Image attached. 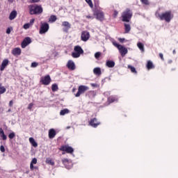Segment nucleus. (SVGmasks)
<instances>
[{"label": "nucleus", "mask_w": 178, "mask_h": 178, "mask_svg": "<svg viewBox=\"0 0 178 178\" xmlns=\"http://www.w3.org/2000/svg\"><path fill=\"white\" fill-rule=\"evenodd\" d=\"M15 137H16V134H15V132H12L8 135V138H10V140H13Z\"/></svg>", "instance_id": "obj_35"}, {"label": "nucleus", "mask_w": 178, "mask_h": 178, "mask_svg": "<svg viewBox=\"0 0 178 178\" xmlns=\"http://www.w3.org/2000/svg\"><path fill=\"white\" fill-rule=\"evenodd\" d=\"M90 88L88 86L81 85L78 88V92L74 95L76 98H79L82 94H84L86 91H88Z\"/></svg>", "instance_id": "obj_6"}, {"label": "nucleus", "mask_w": 178, "mask_h": 178, "mask_svg": "<svg viewBox=\"0 0 178 178\" xmlns=\"http://www.w3.org/2000/svg\"><path fill=\"white\" fill-rule=\"evenodd\" d=\"M46 163H47V165H51V166H54L55 165V161L51 158H47L46 159Z\"/></svg>", "instance_id": "obj_27"}, {"label": "nucleus", "mask_w": 178, "mask_h": 178, "mask_svg": "<svg viewBox=\"0 0 178 178\" xmlns=\"http://www.w3.org/2000/svg\"><path fill=\"white\" fill-rule=\"evenodd\" d=\"M86 19H90V20L94 19V16L92 15H86Z\"/></svg>", "instance_id": "obj_44"}, {"label": "nucleus", "mask_w": 178, "mask_h": 178, "mask_svg": "<svg viewBox=\"0 0 178 178\" xmlns=\"http://www.w3.org/2000/svg\"><path fill=\"white\" fill-rule=\"evenodd\" d=\"M137 47L138 48L140 49V51H141V52H144L145 51V49H144V44H143L142 42H138L137 43Z\"/></svg>", "instance_id": "obj_28"}, {"label": "nucleus", "mask_w": 178, "mask_h": 178, "mask_svg": "<svg viewBox=\"0 0 178 178\" xmlns=\"http://www.w3.org/2000/svg\"><path fill=\"white\" fill-rule=\"evenodd\" d=\"M55 136H56V131L54 129H51L49 130V138L52 139L55 138Z\"/></svg>", "instance_id": "obj_18"}, {"label": "nucleus", "mask_w": 178, "mask_h": 178, "mask_svg": "<svg viewBox=\"0 0 178 178\" xmlns=\"http://www.w3.org/2000/svg\"><path fill=\"white\" fill-rule=\"evenodd\" d=\"M48 30H49V24L44 22L41 24L39 33L40 34H45V33L48 32Z\"/></svg>", "instance_id": "obj_10"}, {"label": "nucleus", "mask_w": 178, "mask_h": 178, "mask_svg": "<svg viewBox=\"0 0 178 178\" xmlns=\"http://www.w3.org/2000/svg\"><path fill=\"white\" fill-rule=\"evenodd\" d=\"M33 106H34V104L30 103L28 106V109H29V111H31V109H33Z\"/></svg>", "instance_id": "obj_41"}, {"label": "nucleus", "mask_w": 178, "mask_h": 178, "mask_svg": "<svg viewBox=\"0 0 178 178\" xmlns=\"http://www.w3.org/2000/svg\"><path fill=\"white\" fill-rule=\"evenodd\" d=\"M89 94H94V91H90L88 92Z\"/></svg>", "instance_id": "obj_53"}, {"label": "nucleus", "mask_w": 178, "mask_h": 178, "mask_svg": "<svg viewBox=\"0 0 178 178\" xmlns=\"http://www.w3.org/2000/svg\"><path fill=\"white\" fill-rule=\"evenodd\" d=\"M124 30L126 33H130V30H131V26H130V24H124Z\"/></svg>", "instance_id": "obj_29"}, {"label": "nucleus", "mask_w": 178, "mask_h": 178, "mask_svg": "<svg viewBox=\"0 0 178 178\" xmlns=\"http://www.w3.org/2000/svg\"><path fill=\"white\" fill-rule=\"evenodd\" d=\"M10 111H11V110H10V109H8V112H10Z\"/></svg>", "instance_id": "obj_56"}, {"label": "nucleus", "mask_w": 178, "mask_h": 178, "mask_svg": "<svg viewBox=\"0 0 178 178\" xmlns=\"http://www.w3.org/2000/svg\"><path fill=\"white\" fill-rule=\"evenodd\" d=\"M56 15H51L49 18V22L54 23V22H56Z\"/></svg>", "instance_id": "obj_34"}, {"label": "nucleus", "mask_w": 178, "mask_h": 178, "mask_svg": "<svg viewBox=\"0 0 178 178\" xmlns=\"http://www.w3.org/2000/svg\"><path fill=\"white\" fill-rule=\"evenodd\" d=\"M37 2H40V0H31V3H35Z\"/></svg>", "instance_id": "obj_48"}, {"label": "nucleus", "mask_w": 178, "mask_h": 178, "mask_svg": "<svg viewBox=\"0 0 178 178\" xmlns=\"http://www.w3.org/2000/svg\"><path fill=\"white\" fill-rule=\"evenodd\" d=\"M52 80L51 79V76L46 75L41 78L40 83L43 84V86H49L51 84V81Z\"/></svg>", "instance_id": "obj_9"}, {"label": "nucleus", "mask_w": 178, "mask_h": 178, "mask_svg": "<svg viewBox=\"0 0 178 178\" xmlns=\"http://www.w3.org/2000/svg\"><path fill=\"white\" fill-rule=\"evenodd\" d=\"M85 1H86V2L88 3L90 8H92L94 6V5L92 4V1L91 0H85Z\"/></svg>", "instance_id": "obj_37"}, {"label": "nucleus", "mask_w": 178, "mask_h": 178, "mask_svg": "<svg viewBox=\"0 0 178 178\" xmlns=\"http://www.w3.org/2000/svg\"><path fill=\"white\" fill-rule=\"evenodd\" d=\"M93 15L99 22H104L105 20V13L101 10H95Z\"/></svg>", "instance_id": "obj_5"}, {"label": "nucleus", "mask_w": 178, "mask_h": 178, "mask_svg": "<svg viewBox=\"0 0 178 178\" xmlns=\"http://www.w3.org/2000/svg\"><path fill=\"white\" fill-rule=\"evenodd\" d=\"M35 22V19H31V20H30V22H29V24L31 25V26H33V24H34V22Z\"/></svg>", "instance_id": "obj_43"}, {"label": "nucleus", "mask_w": 178, "mask_h": 178, "mask_svg": "<svg viewBox=\"0 0 178 178\" xmlns=\"http://www.w3.org/2000/svg\"><path fill=\"white\" fill-rule=\"evenodd\" d=\"M13 1L14 0H8V2H9L10 3H13Z\"/></svg>", "instance_id": "obj_52"}, {"label": "nucleus", "mask_w": 178, "mask_h": 178, "mask_svg": "<svg viewBox=\"0 0 178 178\" xmlns=\"http://www.w3.org/2000/svg\"><path fill=\"white\" fill-rule=\"evenodd\" d=\"M156 17H159L160 20H165L166 23H170V20L173 19V14H172V11H166L163 13H156Z\"/></svg>", "instance_id": "obj_1"}, {"label": "nucleus", "mask_w": 178, "mask_h": 178, "mask_svg": "<svg viewBox=\"0 0 178 178\" xmlns=\"http://www.w3.org/2000/svg\"><path fill=\"white\" fill-rule=\"evenodd\" d=\"M8 65H9V60H8V58H6L1 63V65L0 67L1 72H3V70H5V68L6 67V66H8Z\"/></svg>", "instance_id": "obj_16"}, {"label": "nucleus", "mask_w": 178, "mask_h": 178, "mask_svg": "<svg viewBox=\"0 0 178 178\" xmlns=\"http://www.w3.org/2000/svg\"><path fill=\"white\" fill-rule=\"evenodd\" d=\"M12 28H8L7 29H6V34H10V31H12Z\"/></svg>", "instance_id": "obj_45"}, {"label": "nucleus", "mask_w": 178, "mask_h": 178, "mask_svg": "<svg viewBox=\"0 0 178 178\" xmlns=\"http://www.w3.org/2000/svg\"><path fill=\"white\" fill-rule=\"evenodd\" d=\"M74 52L72 53V58H80L83 54H84V50L79 45L74 46Z\"/></svg>", "instance_id": "obj_4"}, {"label": "nucleus", "mask_w": 178, "mask_h": 178, "mask_svg": "<svg viewBox=\"0 0 178 178\" xmlns=\"http://www.w3.org/2000/svg\"><path fill=\"white\" fill-rule=\"evenodd\" d=\"M37 66H38V63L37 62H33L31 63V67H37Z\"/></svg>", "instance_id": "obj_40"}, {"label": "nucleus", "mask_w": 178, "mask_h": 178, "mask_svg": "<svg viewBox=\"0 0 178 178\" xmlns=\"http://www.w3.org/2000/svg\"><path fill=\"white\" fill-rule=\"evenodd\" d=\"M66 67H67V69H69V70H72V71L76 70V64H74V60H69L67 61Z\"/></svg>", "instance_id": "obj_13"}, {"label": "nucleus", "mask_w": 178, "mask_h": 178, "mask_svg": "<svg viewBox=\"0 0 178 178\" xmlns=\"http://www.w3.org/2000/svg\"><path fill=\"white\" fill-rule=\"evenodd\" d=\"M17 16V11L16 10H13L9 16V19L10 20H15V19H16V17Z\"/></svg>", "instance_id": "obj_21"}, {"label": "nucleus", "mask_w": 178, "mask_h": 178, "mask_svg": "<svg viewBox=\"0 0 178 178\" xmlns=\"http://www.w3.org/2000/svg\"><path fill=\"white\" fill-rule=\"evenodd\" d=\"M89 124L90 126H92V127L96 128L101 124V122H98V120H97V118H95L90 120Z\"/></svg>", "instance_id": "obj_14"}, {"label": "nucleus", "mask_w": 178, "mask_h": 178, "mask_svg": "<svg viewBox=\"0 0 178 178\" xmlns=\"http://www.w3.org/2000/svg\"><path fill=\"white\" fill-rule=\"evenodd\" d=\"M37 163V159L33 158L30 163V169L31 170H34V169H37L36 167H34V165H36Z\"/></svg>", "instance_id": "obj_19"}, {"label": "nucleus", "mask_w": 178, "mask_h": 178, "mask_svg": "<svg viewBox=\"0 0 178 178\" xmlns=\"http://www.w3.org/2000/svg\"><path fill=\"white\" fill-rule=\"evenodd\" d=\"M29 44H31V38L30 37L25 38L22 42V48H26Z\"/></svg>", "instance_id": "obj_15"}, {"label": "nucleus", "mask_w": 178, "mask_h": 178, "mask_svg": "<svg viewBox=\"0 0 178 178\" xmlns=\"http://www.w3.org/2000/svg\"><path fill=\"white\" fill-rule=\"evenodd\" d=\"M81 39L82 41H84L85 42L86 41H88V40H90V32L87 31H82L81 35Z\"/></svg>", "instance_id": "obj_11"}, {"label": "nucleus", "mask_w": 178, "mask_h": 178, "mask_svg": "<svg viewBox=\"0 0 178 178\" xmlns=\"http://www.w3.org/2000/svg\"><path fill=\"white\" fill-rule=\"evenodd\" d=\"M59 149L60 151L66 152V154H73V152H74V149L69 146V145H62Z\"/></svg>", "instance_id": "obj_8"}, {"label": "nucleus", "mask_w": 178, "mask_h": 178, "mask_svg": "<svg viewBox=\"0 0 178 178\" xmlns=\"http://www.w3.org/2000/svg\"><path fill=\"white\" fill-rule=\"evenodd\" d=\"M131 17H133V12L129 8H127L122 13V22H126L127 23H129V22L131 20Z\"/></svg>", "instance_id": "obj_3"}, {"label": "nucleus", "mask_w": 178, "mask_h": 178, "mask_svg": "<svg viewBox=\"0 0 178 178\" xmlns=\"http://www.w3.org/2000/svg\"><path fill=\"white\" fill-rule=\"evenodd\" d=\"M116 101H118V97L116 96H110L108 97V104L116 102Z\"/></svg>", "instance_id": "obj_22"}, {"label": "nucleus", "mask_w": 178, "mask_h": 178, "mask_svg": "<svg viewBox=\"0 0 178 178\" xmlns=\"http://www.w3.org/2000/svg\"><path fill=\"white\" fill-rule=\"evenodd\" d=\"M51 90L53 92H55V91H58V90H59V88L58 87V85L56 83H54L51 86Z\"/></svg>", "instance_id": "obj_32"}, {"label": "nucleus", "mask_w": 178, "mask_h": 178, "mask_svg": "<svg viewBox=\"0 0 178 178\" xmlns=\"http://www.w3.org/2000/svg\"><path fill=\"white\" fill-rule=\"evenodd\" d=\"M29 14L31 15H41L42 13V6L37 4H31L28 6Z\"/></svg>", "instance_id": "obj_2"}, {"label": "nucleus", "mask_w": 178, "mask_h": 178, "mask_svg": "<svg viewBox=\"0 0 178 178\" xmlns=\"http://www.w3.org/2000/svg\"><path fill=\"white\" fill-rule=\"evenodd\" d=\"M113 44L114 47L118 48V49L120 51V54L121 56H124L126 54H127V49L124 47V46H122L121 44H119V43L114 42H113Z\"/></svg>", "instance_id": "obj_7"}, {"label": "nucleus", "mask_w": 178, "mask_h": 178, "mask_svg": "<svg viewBox=\"0 0 178 178\" xmlns=\"http://www.w3.org/2000/svg\"><path fill=\"white\" fill-rule=\"evenodd\" d=\"M74 91H76V89H75V88H73V89H72V92H74Z\"/></svg>", "instance_id": "obj_54"}, {"label": "nucleus", "mask_w": 178, "mask_h": 178, "mask_svg": "<svg viewBox=\"0 0 178 178\" xmlns=\"http://www.w3.org/2000/svg\"><path fill=\"white\" fill-rule=\"evenodd\" d=\"M128 69H130L131 73H134L135 74H137V70H136V67L131 65H128Z\"/></svg>", "instance_id": "obj_33"}, {"label": "nucleus", "mask_w": 178, "mask_h": 178, "mask_svg": "<svg viewBox=\"0 0 178 178\" xmlns=\"http://www.w3.org/2000/svg\"><path fill=\"white\" fill-rule=\"evenodd\" d=\"M69 109L67 108H65L63 110H61L60 112V116H65V115H67V113H69Z\"/></svg>", "instance_id": "obj_31"}, {"label": "nucleus", "mask_w": 178, "mask_h": 178, "mask_svg": "<svg viewBox=\"0 0 178 178\" xmlns=\"http://www.w3.org/2000/svg\"><path fill=\"white\" fill-rule=\"evenodd\" d=\"M0 151L1 152H5V147L3 145L0 146Z\"/></svg>", "instance_id": "obj_46"}, {"label": "nucleus", "mask_w": 178, "mask_h": 178, "mask_svg": "<svg viewBox=\"0 0 178 178\" xmlns=\"http://www.w3.org/2000/svg\"><path fill=\"white\" fill-rule=\"evenodd\" d=\"M101 57V52L97 51L95 54V59H99V58Z\"/></svg>", "instance_id": "obj_36"}, {"label": "nucleus", "mask_w": 178, "mask_h": 178, "mask_svg": "<svg viewBox=\"0 0 178 178\" xmlns=\"http://www.w3.org/2000/svg\"><path fill=\"white\" fill-rule=\"evenodd\" d=\"M91 86H92V87H97V84H95V83H91Z\"/></svg>", "instance_id": "obj_51"}, {"label": "nucleus", "mask_w": 178, "mask_h": 178, "mask_svg": "<svg viewBox=\"0 0 178 178\" xmlns=\"http://www.w3.org/2000/svg\"><path fill=\"white\" fill-rule=\"evenodd\" d=\"M9 106H13V100H10L9 102Z\"/></svg>", "instance_id": "obj_49"}, {"label": "nucleus", "mask_w": 178, "mask_h": 178, "mask_svg": "<svg viewBox=\"0 0 178 178\" xmlns=\"http://www.w3.org/2000/svg\"><path fill=\"white\" fill-rule=\"evenodd\" d=\"M94 74H96V76H101L102 72H101V68L99 67H95L93 70Z\"/></svg>", "instance_id": "obj_25"}, {"label": "nucleus", "mask_w": 178, "mask_h": 178, "mask_svg": "<svg viewBox=\"0 0 178 178\" xmlns=\"http://www.w3.org/2000/svg\"><path fill=\"white\" fill-rule=\"evenodd\" d=\"M106 66H107V67H115V61L107 60L106 63Z\"/></svg>", "instance_id": "obj_26"}, {"label": "nucleus", "mask_w": 178, "mask_h": 178, "mask_svg": "<svg viewBox=\"0 0 178 178\" xmlns=\"http://www.w3.org/2000/svg\"><path fill=\"white\" fill-rule=\"evenodd\" d=\"M119 41H120V42H123V41H124V38H120V39H119Z\"/></svg>", "instance_id": "obj_50"}, {"label": "nucleus", "mask_w": 178, "mask_h": 178, "mask_svg": "<svg viewBox=\"0 0 178 178\" xmlns=\"http://www.w3.org/2000/svg\"><path fill=\"white\" fill-rule=\"evenodd\" d=\"M62 26L64 27L63 31L65 33H67V31L72 29V24H70V23H69L67 21L63 22Z\"/></svg>", "instance_id": "obj_12"}, {"label": "nucleus", "mask_w": 178, "mask_h": 178, "mask_svg": "<svg viewBox=\"0 0 178 178\" xmlns=\"http://www.w3.org/2000/svg\"><path fill=\"white\" fill-rule=\"evenodd\" d=\"M29 143L31 144L32 147H34V148H37V147H38V143L35 142L34 138H29Z\"/></svg>", "instance_id": "obj_23"}, {"label": "nucleus", "mask_w": 178, "mask_h": 178, "mask_svg": "<svg viewBox=\"0 0 178 178\" xmlns=\"http://www.w3.org/2000/svg\"><path fill=\"white\" fill-rule=\"evenodd\" d=\"M146 67L147 70H151V69H154L155 65H154V63H152V61L148 60L147 63Z\"/></svg>", "instance_id": "obj_24"}, {"label": "nucleus", "mask_w": 178, "mask_h": 178, "mask_svg": "<svg viewBox=\"0 0 178 178\" xmlns=\"http://www.w3.org/2000/svg\"><path fill=\"white\" fill-rule=\"evenodd\" d=\"M30 26H31L29 23L25 24L23 27L25 30H27V29H30Z\"/></svg>", "instance_id": "obj_39"}, {"label": "nucleus", "mask_w": 178, "mask_h": 178, "mask_svg": "<svg viewBox=\"0 0 178 178\" xmlns=\"http://www.w3.org/2000/svg\"><path fill=\"white\" fill-rule=\"evenodd\" d=\"M6 92V88L5 86H2V83H0V95H2V94H5Z\"/></svg>", "instance_id": "obj_30"}, {"label": "nucleus", "mask_w": 178, "mask_h": 178, "mask_svg": "<svg viewBox=\"0 0 178 178\" xmlns=\"http://www.w3.org/2000/svg\"><path fill=\"white\" fill-rule=\"evenodd\" d=\"M12 54L14 56H19L22 54V49L19 47L14 48L12 50Z\"/></svg>", "instance_id": "obj_17"}, {"label": "nucleus", "mask_w": 178, "mask_h": 178, "mask_svg": "<svg viewBox=\"0 0 178 178\" xmlns=\"http://www.w3.org/2000/svg\"><path fill=\"white\" fill-rule=\"evenodd\" d=\"M172 53L175 54H176V50H173Z\"/></svg>", "instance_id": "obj_55"}, {"label": "nucleus", "mask_w": 178, "mask_h": 178, "mask_svg": "<svg viewBox=\"0 0 178 178\" xmlns=\"http://www.w3.org/2000/svg\"><path fill=\"white\" fill-rule=\"evenodd\" d=\"M0 137L3 141H6V140H8V136H6L2 128H0Z\"/></svg>", "instance_id": "obj_20"}, {"label": "nucleus", "mask_w": 178, "mask_h": 178, "mask_svg": "<svg viewBox=\"0 0 178 178\" xmlns=\"http://www.w3.org/2000/svg\"><path fill=\"white\" fill-rule=\"evenodd\" d=\"M140 2H142L143 5H146V6L149 5V1L148 0H140Z\"/></svg>", "instance_id": "obj_38"}, {"label": "nucleus", "mask_w": 178, "mask_h": 178, "mask_svg": "<svg viewBox=\"0 0 178 178\" xmlns=\"http://www.w3.org/2000/svg\"><path fill=\"white\" fill-rule=\"evenodd\" d=\"M118 15H119V12H118L117 10H114L113 17L115 19H116V17H118Z\"/></svg>", "instance_id": "obj_42"}, {"label": "nucleus", "mask_w": 178, "mask_h": 178, "mask_svg": "<svg viewBox=\"0 0 178 178\" xmlns=\"http://www.w3.org/2000/svg\"><path fill=\"white\" fill-rule=\"evenodd\" d=\"M159 56H160L161 60H165V58H163V54L159 53Z\"/></svg>", "instance_id": "obj_47"}]
</instances>
